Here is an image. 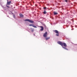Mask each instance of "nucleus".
Returning <instances> with one entry per match:
<instances>
[{
  "label": "nucleus",
  "instance_id": "nucleus-16",
  "mask_svg": "<svg viewBox=\"0 0 77 77\" xmlns=\"http://www.w3.org/2000/svg\"><path fill=\"white\" fill-rule=\"evenodd\" d=\"M34 31V29H32V32H33Z\"/></svg>",
  "mask_w": 77,
  "mask_h": 77
},
{
  "label": "nucleus",
  "instance_id": "nucleus-15",
  "mask_svg": "<svg viewBox=\"0 0 77 77\" xmlns=\"http://www.w3.org/2000/svg\"><path fill=\"white\" fill-rule=\"evenodd\" d=\"M64 1L66 2H68V1H67V0H64Z\"/></svg>",
  "mask_w": 77,
  "mask_h": 77
},
{
  "label": "nucleus",
  "instance_id": "nucleus-2",
  "mask_svg": "<svg viewBox=\"0 0 77 77\" xmlns=\"http://www.w3.org/2000/svg\"><path fill=\"white\" fill-rule=\"evenodd\" d=\"M54 32H55L56 33V35L57 36H59V31L57 30H54L53 31Z\"/></svg>",
  "mask_w": 77,
  "mask_h": 77
},
{
  "label": "nucleus",
  "instance_id": "nucleus-4",
  "mask_svg": "<svg viewBox=\"0 0 77 77\" xmlns=\"http://www.w3.org/2000/svg\"><path fill=\"white\" fill-rule=\"evenodd\" d=\"M44 37L45 38H46L47 37V32H46L43 35Z\"/></svg>",
  "mask_w": 77,
  "mask_h": 77
},
{
  "label": "nucleus",
  "instance_id": "nucleus-7",
  "mask_svg": "<svg viewBox=\"0 0 77 77\" xmlns=\"http://www.w3.org/2000/svg\"><path fill=\"white\" fill-rule=\"evenodd\" d=\"M40 27H41V29H40L41 31H43L44 30V27L42 26H40Z\"/></svg>",
  "mask_w": 77,
  "mask_h": 77
},
{
  "label": "nucleus",
  "instance_id": "nucleus-6",
  "mask_svg": "<svg viewBox=\"0 0 77 77\" xmlns=\"http://www.w3.org/2000/svg\"><path fill=\"white\" fill-rule=\"evenodd\" d=\"M11 3V1H10L9 2H8V0H7V5H9Z\"/></svg>",
  "mask_w": 77,
  "mask_h": 77
},
{
  "label": "nucleus",
  "instance_id": "nucleus-13",
  "mask_svg": "<svg viewBox=\"0 0 77 77\" xmlns=\"http://www.w3.org/2000/svg\"><path fill=\"white\" fill-rule=\"evenodd\" d=\"M6 6H7V8H9V6H8V5H7H7H6Z\"/></svg>",
  "mask_w": 77,
  "mask_h": 77
},
{
  "label": "nucleus",
  "instance_id": "nucleus-10",
  "mask_svg": "<svg viewBox=\"0 0 77 77\" xmlns=\"http://www.w3.org/2000/svg\"><path fill=\"white\" fill-rule=\"evenodd\" d=\"M63 48H64V49H65V50H68V49L67 48H66L65 47H63Z\"/></svg>",
  "mask_w": 77,
  "mask_h": 77
},
{
  "label": "nucleus",
  "instance_id": "nucleus-9",
  "mask_svg": "<svg viewBox=\"0 0 77 77\" xmlns=\"http://www.w3.org/2000/svg\"><path fill=\"white\" fill-rule=\"evenodd\" d=\"M45 39L46 41H47V40H48V39H50V37H45Z\"/></svg>",
  "mask_w": 77,
  "mask_h": 77
},
{
  "label": "nucleus",
  "instance_id": "nucleus-3",
  "mask_svg": "<svg viewBox=\"0 0 77 77\" xmlns=\"http://www.w3.org/2000/svg\"><path fill=\"white\" fill-rule=\"evenodd\" d=\"M25 21H28V22H29V23H34V21H33L30 20L29 19H26L25 20Z\"/></svg>",
  "mask_w": 77,
  "mask_h": 77
},
{
  "label": "nucleus",
  "instance_id": "nucleus-8",
  "mask_svg": "<svg viewBox=\"0 0 77 77\" xmlns=\"http://www.w3.org/2000/svg\"><path fill=\"white\" fill-rule=\"evenodd\" d=\"M20 17H21V18H23V17H24V15H23L22 14H20Z\"/></svg>",
  "mask_w": 77,
  "mask_h": 77
},
{
  "label": "nucleus",
  "instance_id": "nucleus-12",
  "mask_svg": "<svg viewBox=\"0 0 77 77\" xmlns=\"http://www.w3.org/2000/svg\"><path fill=\"white\" fill-rule=\"evenodd\" d=\"M43 13L44 14H47V12H46V11H45Z\"/></svg>",
  "mask_w": 77,
  "mask_h": 77
},
{
  "label": "nucleus",
  "instance_id": "nucleus-14",
  "mask_svg": "<svg viewBox=\"0 0 77 77\" xmlns=\"http://www.w3.org/2000/svg\"><path fill=\"white\" fill-rule=\"evenodd\" d=\"M44 9H47V7H44Z\"/></svg>",
  "mask_w": 77,
  "mask_h": 77
},
{
  "label": "nucleus",
  "instance_id": "nucleus-1",
  "mask_svg": "<svg viewBox=\"0 0 77 77\" xmlns=\"http://www.w3.org/2000/svg\"><path fill=\"white\" fill-rule=\"evenodd\" d=\"M57 43L58 44L62 46H63V45L64 47H66V46H67V45H66V43H63L61 42H57Z\"/></svg>",
  "mask_w": 77,
  "mask_h": 77
},
{
  "label": "nucleus",
  "instance_id": "nucleus-11",
  "mask_svg": "<svg viewBox=\"0 0 77 77\" xmlns=\"http://www.w3.org/2000/svg\"><path fill=\"white\" fill-rule=\"evenodd\" d=\"M54 15H57V13L55 12H54Z\"/></svg>",
  "mask_w": 77,
  "mask_h": 77
},
{
  "label": "nucleus",
  "instance_id": "nucleus-17",
  "mask_svg": "<svg viewBox=\"0 0 77 77\" xmlns=\"http://www.w3.org/2000/svg\"><path fill=\"white\" fill-rule=\"evenodd\" d=\"M46 26H45V28H46Z\"/></svg>",
  "mask_w": 77,
  "mask_h": 77
},
{
  "label": "nucleus",
  "instance_id": "nucleus-5",
  "mask_svg": "<svg viewBox=\"0 0 77 77\" xmlns=\"http://www.w3.org/2000/svg\"><path fill=\"white\" fill-rule=\"evenodd\" d=\"M29 26H32L33 27H34L35 28H37V27L36 26H35L33 25V24H30L29 25Z\"/></svg>",
  "mask_w": 77,
  "mask_h": 77
}]
</instances>
